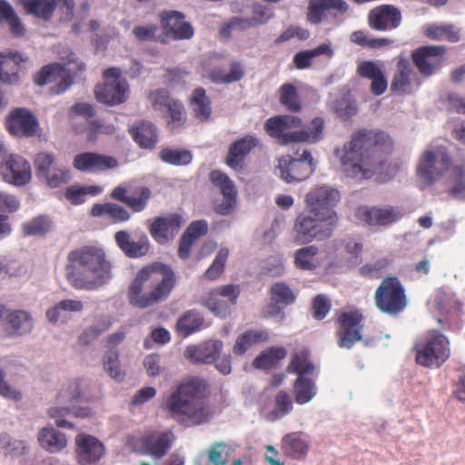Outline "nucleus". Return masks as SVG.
Wrapping results in <instances>:
<instances>
[{"mask_svg":"<svg viewBox=\"0 0 465 465\" xmlns=\"http://www.w3.org/2000/svg\"><path fill=\"white\" fill-rule=\"evenodd\" d=\"M174 285L173 270L162 262H153L137 272L129 287L128 299L134 306L144 309L167 299Z\"/></svg>","mask_w":465,"mask_h":465,"instance_id":"obj_3","label":"nucleus"},{"mask_svg":"<svg viewBox=\"0 0 465 465\" xmlns=\"http://www.w3.org/2000/svg\"><path fill=\"white\" fill-rule=\"evenodd\" d=\"M7 130L15 136L33 137L37 134L39 123L34 114L25 108L12 111L6 122Z\"/></svg>","mask_w":465,"mask_h":465,"instance_id":"obj_20","label":"nucleus"},{"mask_svg":"<svg viewBox=\"0 0 465 465\" xmlns=\"http://www.w3.org/2000/svg\"><path fill=\"white\" fill-rule=\"evenodd\" d=\"M0 322L12 334L16 335L26 334L34 327L33 318L27 312L10 311L4 305H0Z\"/></svg>","mask_w":465,"mask_h":465,"instance_id":"obj_28","label":"nucleus"},{"mask_svg":"<svg viewBox=\"0 0 465 465\" xmlns=\"http://www.w3.org/2000/svg\"><path fill=\"white\" fill-rule=\"evenodd\" d=\"M229 256L227 248H221L216 254L213 263L205 272V277L209 280H215L223 273Z\"/></svg>","mask_w":465,"mask_h":465,"instance_id":"obj_61","label":"nucleus"},{"mask_svg":"<svg viewBox=\"0 0 465 465\" xmlns=\"http://www.w3.org/2000/svg\"><path fill=\"white\" fill-rule=\"evenodd\" d=\"M274 403L275 406L270 412V418L272 420L282 419L293 409L292 399L290 395L284 391H280L276 394Z\"/></svg>","mask_w":465,"mask_h":465,"instance_id":"obj_53","label":"nucleus"},{"mask_svg":"<svg viewBox=\"0 0 465 465\" xmlns=\"http://www.w3.org/2000/svg\"><path fill=\"white\" fill-rule=\"evenodd\" d=\"M113 325L112 317L100 314L94 318L92 324L84 330L79 336L81 344L88 345L94 342L100 335L107 331Z\"/></svg>","mask_w":465,"mask_h":465,"instance_id":"obj_37","label":"nucleus"},{"mask_svg":"<svg viewBox=\"0 0 465 465\" xmlns=\"http://www.w3.org/2000/svg\"><path fill=\"white\" fill-rule=\"evenodd\" d=\"M287 351L283 347H272L259 354L253 361L256 369H269L275 366L280 360L286 357Z\"/></svg>","mask_w":465,"mask_h":465,"instance_id":"obj_47","label":"nucleus"},{"mask_svg":"<svg viewBox=\"0 0 465 465\" xmlns=\"http://www.w3.org/2000/svg\"><path fill=\"white\" fill-rule=\"evenodd\" d=\"M52 220L47 215H38L23 224L25 235H45L51 230Z\"/></svg>","mask_w":465,"mask_h":465,"instance_id":"obj_51","label":"nucleus"},{"mask_svg":"<svg viewBox=\"0 0 465 465\" xmlns=\"http://www.w3.org/2000/svg\"><path fill=\"white\" fill-rule=\"evenodd\" d=\"M315 170L314 160L308 150H303L300 156L289 155L278 160L276 172L286 183L302 182L309 178Z\"/></svg>","mask_w":465,"mask_h":465,"instance_id":"obj_11","label":"nucleus"},{"mask_svg":"<svg viewBox=\"0 0 465 465\" xmlns=\"http://www.w3.org/2000/svg\"><path fill=\"white\" fill-rule=\"evenodd\" d=\"M302 125V120L295 115H278L269 118L265 123L266 132L282 144L306 142L315 143L322 139L324 120L315 117L309 126L301 131H291Z\"/></svg>","mask_w":465,"mask_h":465,"instance_id":"obj_5","label":"nucleus"},{"mask_svg":"<svg viewBox=\"0 0 465 465\" xmlns=\"http://www.w3.org/2000/svg\"><path fill=\"white\" fill-rule=\"evenodd\" d=\"M191 105L194 116L198 120L204 122L210 117L212 114L211 100L203 88L198 87L193 92Z\"/></svg>","mask_w":465,"mask_h":465,"instance_id":"obj_42","label":"nucleus"},{"mask_svg":"<svg viewBox=\"0 0 465 465\" xmlns=\"http://www.w3.org/2000/svg\"><path fill=\"white\" fill-rule=\"evenodd\" d=\"M401 23V11L393 5H384L371 9L368 15V25L375 31L396 29Z\"/></svg>","mask_w":465,"mask_h":465,"instance_id":"obj_24","label":"nucleus"},{"mask_svg":"<svg viewBox=\"0 0 465 465\" xmlns=\"http://www.w3.org/2000/svg\"><path fill=\"white\" fill-rule=\"evenodd\" d=\"M23 369L18 360L15 357H4L0 359V396L13 401H20L23 399L22 392L13 387L6 380L8 375L17 373Z\"/></svg>","mask_w":465,"mask_h":465,"instance_id":"obj_27","label":"nucleus"},{"mask_svg":"<svg viewBox=\"0 0 465 465\" xmlns=\"http://www.w3.org/2000/svg\"><path fill=\"white\" fill-rule=\"evenodd\" d=\"M349 9L348 4L343 0H310L308 5L307 20L312 25H320L328 15H332L333 19L340 24L341 17Z\"/></svg>","mask_w":465,"mask_h":465,"instance_id":"obj_16","label":"nucleus"},{"mask_svg":"<svg viewBox=\"0 0 465 465\" xmlns=\"http://www.w3.org/2000/svg\"><path fill=\"white\" fill-rule=\"evenodd\" d=\"M159 157L163 162L171 165H187L193 160L190 151L169 147L162 149Z\"/></svg>","mask_w":465,"mask_h":465,"instance_id":"obj_50","label":"nucleus"},{"mask_svg":"<svg viewBox=\"0 0 465 465\" xmlns=\"http://www.w3.org/2000/svg\"><path fill=\"white\" fill-rule=\"evenodd\" d=\"M414 350L418 364L432 368L440 367L450 357V342L442 333L433 331L419 340Z\"/></svg>","mask_w":465,"mask_h":465,"instance_id":"obj_6","label":"nucleus"},{"mask_svg":"<svg viewBox=\"0 0 465 465\" xmlns=\"http://www.w3.org/2000/svg\"><path fill=\"white\" fill-rule=\"evenodd\" d=\"M345 253L348 255L347 262L350 266H357L361 262L362 242L352 237L341 241Z\"/></svg>","mask_w":465,"mask_h":465,"instance_id":"obj_56","label":"nucleus"},{"mask_svg":"<svg viewBox=\"0 0 465 465\" xmlns=\"http://www.w3.org/2000/svg\"><path fill=\"white\" fill-rule=\"evenodd\" d=\"M389 135L379 130L361 129L350 142L335 150L346 175L354 179H369L381 164L380 153L390 145Z\"/></svg>","mask_w":465,"mask_h":465,"instance_id":"obj_1","label":"nucleus"},{"mask_svg":"<svg viewBox=\"0 0 465 465\" xmlns=\"http://www.w3.org/2000/svg\"><path fill=\"white\" fill-rule=\"evenodd\" d=\"M446 52L443 45H425L412 53V60L421 74L430 76L443 66Z\"/></svg>","mask_w":465,"mask_h":465,"instance_id":"obj_15","label":"nucleus"},{"mask_svg":"<svg viewBox=\"0 0 465 465\" xmlns=\"http://www.w3.org/2000/svg\"><path fill=\"white\" fill-rule=\"evenodd\" d=\"M104 371L111 378L117 381H121L124 378V372L120 368L119 353L115 350L105 351L103 357Z\"/></svg>","mask_w":465,"mask_h":465,"instance_id":"obj_52","label":"nucleus"},{"mask_svg":"<svg viewBox=\"0 0 465 465\" xmlns=\"http://www.w3.org/2000/svg\"><path fill=\"white\" fill-rule=\"evenodd\" d=\"M280 102L289 111L298 112L302 105L296 87L292 84H284L281 89Z\"/></svg>","mask_w":465,"mask_h":465,"instance_id":"obj_55","label":"nucleus"},{"mask_svg":"<svg viewBox=\"0 0 465 465\" xmlns=\"http://www.w3.org/2000/svg\"><path fill=\"white\" fill-rule=\"evenodd\" d=\"M161 23L166 35L176 40H188L194 35L189 22L184 21V15L178 11L164 12L161 15Z\"/></svg>","mask_w":465,"mask_h":465,"instance_id":"obj_26","label":"nucleus"},{"mask_svg":"<svg viewBox=\"0 0 465 465\" xmlns=\"http://www.w3.org/2000/svg\"><path fill=\"white\" fill-rule=\"evenodd\" d=\"M203 317L196 311H189L177 322V330L184 336H188L201 329Z\"/></svg>","mask_w":465,"mask_h":465,"instance_id":"obj_48","label":"nucleus"},{"mask_svg":"<svg viewBox=\"0 0 465 465\" xmlns=\"http://www.w3.org/2000/svg\"><path fill=\"white\" fill-rule=\"evenodd\" d=\"M449 182V193L458 200H465V163L451 170Z\"/></svg>","mask_w":465,"mask_h":465,"instance_id":"obj_49","label":"nucleus"},{"mask_svg":"<svg viewBox=\"0 0 465 465\" xmlns=\"http://www.w3.org/2000/svg\"><path fill=\"white\" fill-rule=\"evenodd\" d=\"M282 448L287 456L301 460L307 454L309 441L302 433L292 432L283 437Z\"/></svg>","mask_w":465,"mask_h":465,"instance_id":"obj_35","label":"nucleus"},{"mask_svg":"<svg viewBox=\"0 0 465 465\" xmlns=\"http://www.w3.org/2000/svg\"><path fill=\"white\" fill-rule=\"evenodd\" d=\"M424 32L427 37L436 41L447 40L457 43L460 39V30L453 25L432 24L427 25Z\"/></svg>","mask_w":465,"mask_h":465,"instance_id":"obj_41","label":"nucleus"},{"mask_svg":"<svg viewBox=\"0 0 465 465\" xmlns=\"http://www.w3.org/2000/svg\"><path fill=\"white\" fill-rule=\"evenodd\" d=\"M172 445V434L162 433L159 435H150L144 440V447L149 454L155 458H161Z\"/></svg>","mask_w":465,"mask_h":465,"instance_id":"obj_43","label":"nucleus"},{"mask_svg":"<svg viewBox=\"0 0 465 465\" xmlns=\"http://www.w3.org/2000/svg\"><path fill=\"white\" fill-rule=\"evenodd\" d=\"M75 454L80 465H93L104 456L105 447L96 437L79 433L75 437Z\"/></svg>","mask_w":465,"mask_h":465,"instance_id":"obj_19","label":"nucleus"},{"mask_svg":"<svg viewBox=\"0 0 465 465\" xmlns=\"http://www.w3.org/2000/svg\"><path fill=\"white\" fill-rule=\"evenodd\" d=\"M359 220L369 225H388L402 217V212L395 207H360L356 212Z\"/></svg>","mask_w":465,"mask_h":465,"instance_id":"obj_30","label":"nucleus"},{"mask_svg":"<svg viewBox=\"0 0 465 465\" xmlns=\"http://www.w3.org/2000/svg\"><path fill=\"white\" fill-rule=\"evenodd\" d=\"M289 371H293L299 374V376L311 373L314 370L313 364L308 359V353L306 351L296 352L292 359V361L288 367Z\"/></svg>","mask_w":465,"mask_h":465,"instance_id":"obj_60","label":"nucleus"},{"mask_svg":"<svg viewBox=\"0 0 465 465\" xmlns=\"http://www.w3.org/2000/svg\"><path fill=\"white\" fill-rule=\"evenodd\" d=\"M451 159L443 148L427 149L420 159L417 173L420 180L432 185L449 170Z\"/></svg>","mask_w":465,"mask_h":465,"instance_id":"obj_10","label":"nucleus"},{"mask_svg":"<svg viewBox=\"0 0 465 465\" xmlns=\"http://www.w3.org/2000/svg\"><path fill=\"white\" fill-rule=\"evenodd\" d=\"M40 445L50 452H58L67 445L65 435L52 427L43 428L38 434Z\"/></svg>","mask_w":465,"mask_h":465,"instance_id":"obj_38","label":"nucleus"},{"mask_svg":"<svg viewBox=\"0 0 465 465\" xmlns=\"http://www.w3.org/2000/svg\"><path fill=\"white\" fill-rule=\"evenodd\" d=\"M223 349L222 341L210 340L198 346H188L184 351V357L193 363L211 364L217 361Z\"/></svg>","mask_w":465,"mask_h":465,"instance_id":"obj_29","label":"nucleus"},{"mask_svg":"<svg viewBox=\"0 0 465 465\" xmlns=\"http://www.w3.org/2000/svg\"><path fill=\"white\" fill-rule=\"evenodd\" d=\"M227 447L225 441L213 442L208 449L206 457L212 465H226L228 459L224 458L223 449Z\"/></svg>","mask_w":465,"mask_h":465,"instance_id":"obj_64","label":"nucleus"},{"mask_svg":"<svg viewBox=\"0 0 465 465\" xmlns=\"http://www.w3.org/2000/svg\"><path fill=\"white\" fill-rule=\"evenodd\" d=\"M268 339V333L263 331H246L241 334L234 344L233 353L236 355L244 354L250 347L260 341H264Z\"/></svg>","mask_w":465,"mask_h":465,"instance_id":"obj_46","label":"nucleus"},{"mask_svg":"<svg viewBox=\"0 0 465 465\" xmlns=\"http://www.w3.org/2000/svg\"><path fill=\"white\" fill-rule=\"evenodd\" d=\"M114 241L117 247L129 258L145 256L150 250L149 238L143 232L134 240L129 232L121 230L114 233Z\"/></svg>","mask_w":465,"mask_h":465,"instance_id":"obj_25","label":"nucleus"},{"mask_svg":"<svg viewBox=\"0 0 465 465\" xmlns=\"http://www.w3.org/2000/svg\"><path fill=\"white\" fill-rule=\"evenodd\" d=\"M420 85L418 73L414 71L411 62L400 58L397 63V71L391 81V91L399 94H408L417 90Z\"/></svg>","mask_w":465,"mask_h":465,"instance_id":"obj_21","label":"nucleus"},{"mask_svg":"<svg viewBox=\"0 0 465 465\" xmlns=\"http://www.w3.org/2000/svg\"><path fill=\"white\" fill-rule=\"evenodd\" d=\"M0 449L5 450L7 455L20 457L26 453L28 445L24 440H12L7 434H0Z\"/></svg>","mask_w":465,"mask_h":465,"instance_id":"obj_58","label":"nucleus"},{"mask_svg":"<svg viewBox=\"0 0 465 465\" xmlns=\"http://www.w3.org/2000/svg\"><path fill=\"white\" fill-rule=\"evenodd\" d=\"M272 299L277 304L289 305L294 302L295 295L284 282H276L271 287Z\"/></svg>","mask_w":465,"mask_h":465,"instance_id":"obj_59","label":"nucleus"},{"mask_svg":"<svg viewBox=\"0 0 465 465\" xmlns=\"http://www.w3.org/2000/svg\"><path fill=\"white\" fill-rule=\"evenodd\" d=\"M374 301L377 308L390 316H397L407 306L405 289L396 277H387L381 281Z\"/></svg>","mask_w":465,"mask_h":465,"instance_id":"obj_8","label":"nucleus"},{"mask_svg":"<svg viewBox=\"0 0 465 465\" xmlns=\"http://www.w3.org/2000/svg\"><path fill=\"white\" fill-rule=\"evenodd\" d=\"M25 11L44 21H50L54 13V0H26Z\"/></svg>","mask_w":465,"mask_h":465,"instance_id":"obj_45","label":"nucleus"},{"mask_svg":"<svg viewBox=\"0 0 465 465\" xmlns=\"http://www.w3.org/2000/svg\"><path fill=\"white\" fill-rule=\"evenodd\" d=\"M362 314L359 311L342 312L339 318V328L336 335L338 345L343 349H351L356 341L362 339Z\"/></svg>","mask_w":465,"mask_h":465,"instance_id":"obj_14","label":"nucleus"},{"mask_svg":"<svg viewBox=\"0 0 465 465\" xmlns=\"http://www.w3.org/2000/svg\"><path fill=\"white\" fill-rule=\"evenodd\" d=\"M35 167L36 175L39 179L43 180L50 174L53 168L58 165L55 162V157L51 153L41 152L35 157Z\"/></svg>","mask_w":465,"mask_h":465,"instance_id":"obj_54","label":"nucleus"},{"mask_svg":"<svg viewBox=\"0 0 465 465\" xmlns=\"http://www.w3.org/2000/svg\"><path fill=\"white\" fill-rule=\"evenodd\" d=\"M319 252L318 247L315 245H309L298 249L294 253V264L298 269L303 271H313L318 265L317 254Z\"/></svg>","mask_w":465,"mask_h":465,"instance_id":"obj_44","label":"nucleus"},{"mask_svg":"<svg viewBox=\"0 0 465 465\" xmlns=\"http://www.w3.org/2000/svg\"><path fill=\"white\" fill-rule=\"evenodd\" d=\"M240 292V287L235 284L220 286L209 292L204 305L214 315L225 318L236 304Z\"/></svg>","mask_w":465,"mask_h":465,"instance_id":"obj_13","label":"nucleus"},{"mask_svg":"<svg viewBox=\"0 0 465 465\" xmlns=\"http://www.w3.org/2000/svg\"><path fill=\"white\" fill-rule=\"evenodd\" d=\"M134 140L142 147L151 149L157 143L158 134L155 125L147 121H141L130 128Z\"/></svg>","mask_w":465,"mask_h":465,"instance_id":"obj_34","label":"nucleus"},{"mask_svg":"<svg viewBox=\"0 0 465 465\" xmlns=\"http://www.w3.org/2000/svg\"><path fill=\"white\" fill-rule=\"evenodd\" d=\"M84 310V304L79 300L64 299L50 307L46 311V318L52 324L58 322H66L68 314L72 312H81Z\"/></svg>","mask_w":465,"mask_h":465,"instance_id":"obj_33","label":"nucleus"},{"mask_svg":"<svg viewBox=\"0 0 465 465\" xmlns=\"http://www.w3.org/2000/svg\"><path fill=\"white\" fill-rule=\"evenodd\" d=\"M71 180V173L69 169L64 165H57L53 168L49 175L44 181L50 188H57L64 183H67Z\"/></svg>","mask_w":465,"mask_h":465,"instance_id":"obj_62","label":"nucleus"},{"mask_svg":"<svg viewBox=\"0 0 465 465\" xmlns=\"http://www.w3.org/2000/svg\"><path fill=\"white\" fill-rule=\"evenodd\" d=\"M105 82L95 86L96 99L107 105H117L128 98L129 86L127 81L121 75L118 68L111 67L104 71Z\"/></svg>","mask_w":465,"mask_h":465,"instance_id":"obj_9","label":"nucleus"},{"mask_svg":"<svg viewBox=\"0 0 465 465\" xmlns=\"http://www.w3.org/2000/svg\"><path fill=\"white\" fill-rule=\"evenodd\" d=\"M258 145V138L252 135H246L234 141L229 147L226 164L234 170L242 168L245 157Z\"/></svg>","mask_w":465,"mask_h":465,"instance_id":"obj_31","label":"nucleus"},{"mask_svg":"<svg viewBox=\"0 0 465 465\" xmlns=\"http://www.w3.org/2000/svg\"><path fill=\"white\" fill-rule=\"evenodd\" d=\"M0 174L5 182L23 186L32 178L31 165L24 157L11 154L0 164Z\"/></svg>","mask_w":465,"mask_h":465,"instance_id":"obj_18","label":"nucleus"},{"mask_svg":"<svg viewBox=\"0 0 465 465\" xmlns=\"http://www.w3.org/2000/svg\"><path fill=\"white\" fill-rule=\"evenodd\" d=\"M340 199L341 195L338 190L328 185L318 186L306 194V208L318 220H326L330 225L335 226L337 217L333 207Z\"/></svg>","mask_w":465,"mask_h":465,"instance_id":"obj_7","label":"nucleus"},{"mask_svg":"<svg viewBox=\"0 0 465 465\" xmlns=\"http://www.w3.org/2000/svg\"><path fill=\"white\" fill-rule=\"evenodd\" d=\"M206 384L197 377L183 380L165 401V409L179 423L193 427L207 423L210 407L205 400Z\"/></svg>","mask_w":465,"mask_h":465,"instance_id":"obj_2","label":"nucleus"},{"mask_svg":"<svg viewBox=\"0 0 465 465\" xmlns=\"http://www.w3.org/2000/svg\"><path fill=\"white\" fill-rule=\"evenodd\" d=\"M320 222L326 220H318L315 216L304 213L299 214L294 223V242L297 244H307L313 240L322 241L332 235L334 225L321 224Z\"/></svg>","mask_w":465,"mask_h":465,"instance_id":"obj_12","label":"nucleus"},{"mask_svg":"<svg viewBox=\"0 0 465 465\" xmlns=\"http://www.w3.org/2000/svg\"><path fill=\"white\" fill-rule=\"evenodd\" d=\"M73 165L81 172L102 171L117 166V161L95 153H83L74 156Z\"/></svg>","mask_w":465,"mask_h":465,"instance_id":"obj_32","label":"nucleus"},{"mask_svg":"<svg viewBox=\"0 0 465 465\" xmlns=\"http://www.w3.org/2000/svg\"><path fill=\"white\" fill-rule=\"evenodd\" d=\"M66 275L77 289H96L106 283L111 276V263L104 252L97 247L85 246L68 254Z\"/></svg>","mask_w":465,"mask_h":465,"instance_id":"obj_4","label":"nucleus"},{"mask_svg":"<svg viewBox=\"0 0 465 465\" xmlns=\"http://www.w3.org/2000/svg\"><path fill=\"white\" fill-rule=\"evenodd\" d=\"M293 390L295 401L300 405L310 402L316 396L318 391L315 381L302 375L295 380Z\"/></svg>","mask_w":465,"mask_h":465,"instance_id":"obj_40","label":"nucleus"},{"mask_svg":"<svg viewBox=\"0 0 465 465\" xmlns=\"http://www.w3.org/2000/svg\"><path fill=\"white\" fill-rule=\"evenodd\" d=\"M184 220L178 213L156 217L149 227L151 236L160 244L173 239L183 224Z\"/></svg>","mask_w":465,"mask_h":465,"instance_id":"obj_22","label":"nucleus"},{"mask_svg":"<svg viewBox=\"0 0 465 465\" xmlns=\"http://www.w3.org/2000/svg\"><path fill=\"white\" fill-rule=\"evenodd\" d=\"M74 68L72 64H68L64 68L63 64L55 63L45 65L35 76V83L43 86L45 84L60 79V82L53 87L54 94H61L66 91L73 84V77L70 74Z\"/></svg>","mask_w":465,"mask_h":465,"instance_id":"obj_17","label":"nucleus"},{"mask_svg":"<svg viewBox=\"0 0 465 465\" xmlns=\"http://www.w3.org/2000/svg\"><path fill=\"white\" fill-rule=\"evenodd\" d=\"M333 108L336 114L344 121L351 118L358 113L356 102L347 97L335 101Z\"/></svg>","mask_w":465,"mask_h":465,"instance_id":"obj_63","label":"nucleus"},{"mask_svg":"<svg viewBox=\"0 0 465 465\" xmlns=\"http://www.w3.org/2000/svg\"><path fill=\"white\" fill-rule=\"evenodd\" d=\"M210 179L220 189L223 196V202L215 207V212L221 215L232 213L237 200V191L233 182L225 173L218 170L211 173Z\"/></svg>","mask_w":465,"mask_h":465,"instance_id":"obj_23","label":"nucleus"},{"mask_svg":"<svg viewBox=\"0 0 465 465\" xmlns=\"http://www.w3.org/2000/svg\"><path fill=\"white\" fill-rule=\"evenodd\" d=\"M58 399L61 403H71V413L76 417L85 418L92 415L91 409L75 407V404L82 400L78 382L71 383L64 391L60 393Z\"/></svg>","mask_w":465,"mask_h":465,"instance_id":"obj_39","label":"nucleus"},{"mask_svg":"<svg viewBox=\"0 0 465 465\" xmlns=\"http://www.w3.org/2000/svg\"><path fill=\"white\" fill-rule=\"evenodd\" d=\"M21 62H24V59L17 52L4 54L0 64V81L5 84L17 83L19 81L18 70Z\"/></svg>","mask_w":465,"mask_h":465,"instance_id":"obj_36","label":"nucleus"},{"mask_svg":"<svg viewBox=\"0 0 465 465\" xmlns=\"http://www.w3.org/2000/svg\"><path fill=\"white\" fill-rule=\"evenodd\" d=\"M136 195H129L125 204L135 213L143 211L151 198L152 193L148 187L140 186L135 190Z\"/></svg>","mask_w":465,"mask_h":465,"instance_id":"obj_57","label":"nucleus"}]
</instances>
